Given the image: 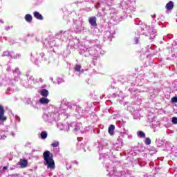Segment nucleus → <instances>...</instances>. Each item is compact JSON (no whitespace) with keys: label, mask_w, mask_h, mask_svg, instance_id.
Segmentation results:
<instances>
[{"label":"nucleus","mask_w":177,"mask_h":177,"mask_svg":"<svg viewBox=\"0 0 177 177\" xmlns=\"http://www.w3.org/2000/svg\"><path fill=\"white\" fill-rule=\"evenodd\" d=\"M97 19L96 17H90L88 18V23L92 26V27H97Z\"/></svg>","instance_id":"4"},{"label":"nucleus","mask_w":177,"mask_h":177,"mask_svg":"<svg viewBox=\"0 0 177 177\" xmlns=\"http://www.w3.org/2000/svg\"><path fill=\"white\" fill-rule=\"evenodd\" d=\"M138 136L139 138H146V134L143 131H139L138 132Z\"/></svg>","instance_id":"13"},{"label":"nucleus","mask_w":177,"mask_h":177,"mask_svg":"<svg viewBox=\"0 0 177 177\" xmlns=\"http://www.w3.org/2000/svg\"><path fill=\"white\" fill-rule=\"evenodd\" d=\"M8 117L5 116V108L0 105V121H6Z\"/></svg>","instance_id":"2"},{"label":"nucleus","mask_w":177,"mask_h":177,"mask_svg":"<svg viewBox=\"0 0 177 177\" xmlns=\"http://www.w3.org/2000/svg\"><path fill=\"white\" fill-rule=\"evenodd\" d=\"M41 139H46L48 138V133L46 131H42L41 133Z\"/></svg>","instance_id":"11"},{"label":"nucleus","mask_w":177,"mask_h":177,"mask_svg":"<svg viewBox=\"0 0 177 177\" xmlns=\"http://www.w3.org/2000/svg\"><path fill=\"white\" fill-rule=\"evenodd\" d=\"M136 44H139V39L138 38L136 39Z\"/></svg>","instance_id":"18"},{"label":"nucleus","mask_w":177,"mask_h":177,"mask_svg":"<svg viewBox=\"0 0 177 177\" xmlns=\"http://www.w3.org/2000/svg\"><path fill=\"white\" fill-rule=\"evenodd\" d=\"M114 129H115V126L114 124H111L109 127L108 132L111 136H113L114 135Z\"/></svg>","instance_id":"6"},{"label":"nucleus","mask_w":177,"mask_h":177,"mask_svg":"<svg viewBox=\"0 0 177 177\" xmlns=\"http://www.w3.org/2000/svg\"><path fill=\"white\" fill-rule=\"evenodd\" d=\"M34 17L37 19V20H44V17L41 15L38 11H35L33 12Z\"/></svg>","instance_id":"5"},{"label":"nucleus","mask_w":177,"mask_h":177,"mask_svg":"<svg viewBox=\"0 0 177 177\" xmlns=\"http://www.w3.org/2000/svg\"><path fill=\"white\" fill-rule=\"evenodd\" d=\"M165 8L167 9V10H172L174 9V1H170L169 3H167Z\"/></svg>","instance_id":"7"},{"label":"nucleus","mask_w":177,"mask_h":177,"mask_svg":"<svg viewBox=\"0 0 177 177\" xmlns=\"http://www.w3.org/2000/svg\"><path fill=\"white\" fill-rule=\"evenodd\" d=\"M44 160L46 162L45 165H48V168L54 169L55 160H53V154L50 153L49 151H45L43 153Z\"/></svg>","instance_id":"1"},{"label":"nucleus","mask_w":177,"mask_h":177,"mask_svg":"<svg viewBox=\"0 0 177 177\" xmlns=\"http://www.w3.org/2000/svg\"><path fill=\"white\" fill-rule=\"evenodd\" d=\"M39 102L41 104H48L49 103V99L46 98V97H44L41 98Z\"/></svg>","instance_id":"9"},{"label":"nucleus","mask_w":177,"mask_h":177,"mask_svg":"<svg viewBox=\"0 0 177 177\" xmlns=\"http://www.w3.org/2000/svg\"><path fill=\"white\" fill-rule=\"evenodd\" d=\"M171 100L174 103H177V97H172Z\"/></svg>","instance_id":"17"},{"label":"nucleus","mask_w":177,"mask_h":177,"mask_svg":"<svg viewBox=\"0 0 177 177\" xmlns=\"http://www.w3.org/2000/svg\"><path fill=\"white\" fill-rule=\"evenodd\" d=\"M40 95L43 96V97H48V96H49V91L44 88L41 91Z\"/></svg>","instance_id":"8"},{"label":"nucleus","mask_w":177,"mask_h":177,"mask_svg":"<svg viewBox=\"0 0 177 177\" xmlns=\"http://www.w3.org/2000/svg\"><path fill=\"white\" fill-rule=\"evenodd\" d=\"M171 122H172V124H177V118L176 117H173Z\"/></svg>","instance_id":"16"},{"label":"nucleus","mask_w":177,"mask_h":177,"mask_svg":"<svg viewBox=\"0 0 177 177\" xmlns=\"http://www.w3.org/2000/svg\"><path fill=\"white\" fill-rule=\"evenodd\" d=\"M17 165H20L21 168H27L28 167V160L27 159H20L17 162Z\"/></svg>","instance_id":"3"},{"label":"nucleus","mask_w":177,"mask_h":177,"mask_svg":"<svg viewBox=\"0 0 177 177\" xmlns=\"http://www.w3.org/2000/svg\"><path fill=\"white\" fill-rule=\"evenodd\" d=\"M145 145H151V140H150V138H145Z\"/></svg>","instance_id":"15"},{"label":"nucleus","mask_w":177,"mask_h":177,"mask_svg":"<svg viewBox=\"0 0 177 177\" xmlns=\"http://www.w3.org/2000/svg\"><path fill=\"white\" fill-rule=\"evenodd\" d=\"M59 145V141H55L53 143L51 144L52 147H57Z\"/></svg>","instance_id":"14"},{"label":"nucleus","mask_w":177,"mask_h":177,"mask_svg":"<svg viewBox=\"0 0 177 177\" xmlns=\"http://www.w3.org/2000/svg\"><path fill=\"white\" fill-rule=\"evenodd\" d=\"M81 65L76 64L74 68L75 71H77V73H80V71H81Z\"/></svg>","instance_id":"12"},{"label":"nucleus","mask_w":177,"mask_h":177,"mask_svg":"<svg viewBox=\"0 0 177 177\" xmlns=\"http://www.w3.org/2000/svg\"><path fill=\"white\" fill-rule=\"evenodd\" d=\"M6 169H8V167H3V171H6Z\"/></svg>","instance_id":"19"},{"label":"nucleus","mask_w":177,"mask_h":177,"mask_svg":"<svg viewBox=\"0 0 177 177\" xmlns=\"http://www.w3.org/2000/svg\"><path fill=\"white\" fill-rule=\"evenodd\" d=\"M25 20L28 23H31V21H32V16H31V15H30V14L26 15H25Z\"/></svg>","instance_id":"10"}]
</instances>
